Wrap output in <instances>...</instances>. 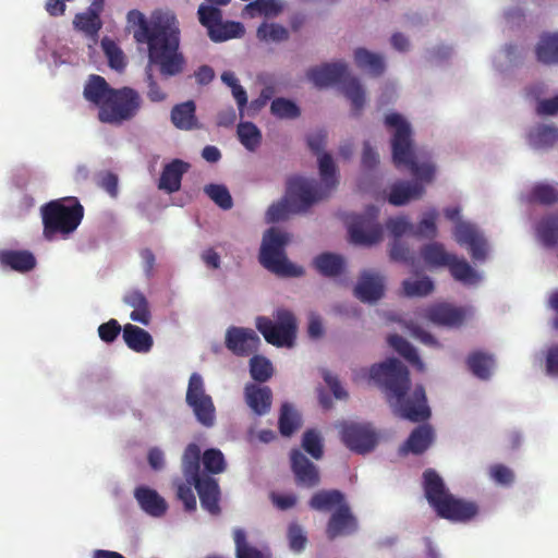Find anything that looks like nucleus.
Returning <instances> with one entry per match:
<instances>
[{"label": "nucleus", "instance_id": "2f4dec72", "mask_svg": "<svg viewBox=\"0 0 558 558\" xmlns=\"http://www.w3.org/2000/svg\"><path fill=\"white\" fill-rule=\"evenodd\" d=\"M202 453L198 445L192 442L186 446L182 454L181 466L185 481L190 484L203 477L201 473Z\"/></svg>", "mask_w": 558, "mask_h": 558}, {"label": "nucleus", "instance_id": "393cba45", "mask_svg": "<svg viewBox=\"0 0 558 558\" xmlns=\"http://www.w3.org/2000/svg\"><path fill=\"white\" fill-rule=\"evenodd\" d=\"M347 502L344 494L339 489H320L313 494L308 500V506L319 512H333Z\"/></svg>", "mask_w": 558, "mask_h": 558}, {"label": "nucleus", "instance_id": "79ce46f5", "mask_svg": "<svg viewBox=\"0 0 558 558\" xmlns=\"http://www.w3.org/2000/svg\"><path fill=\"white\" fill-rule=\"evenodd\" d=\"M354 60L360 69L368 70L374 76H379L384 73L385 63L383 58L365 48L355 50Z\"/></svg>", "mask_w": 558, "mask_h": 558}, {"label": "nucleus", "instance_id": "20e7f679", "mask_svg": "<svg viewBox=\"0 0 558 558\" xmlns=\"http://www.w3.org/2000/svg\"><path fill=\"white\" fill-rule=\"evenodd\" d=\"M318 185L308 179L295 177L288 181L286 196L271 204L266 211V222L275 223L286 220L291 214L306 211L324 194L317 191Z\"/></svg>", "mask_w": 558, "mask_h": 558}, {"label": "nucleus", "instance_id": "b1692460", "mask_svg": "<svg viewBox=\"0 0 558 558\" xmlns=\"http://www.w3.org/2000/svg\"><path fill=\"white\" fill-rule=\"evenodd\" d=\"M0 266L25 274L36 267V258L32 252L26 250H2L0 251Z\"/></svg>", "mask_w": 558, "mask_h": 558}, {"label": "nucleus", "instance_id": "c85d7f7f", "mask_svg": "<svg viewBox=\"0 0 558 558\" xmlns=\"http://www.w3.org/2000/svg\"><path fill=\"white\" fill-rule=\"evenodd\" d=\"M134 495L146 513L153 517H161L166 513L167 502L155 489L141 486L135 489Z\"/></svg>", "mask_w": 558, "mask_h": 558}, {"label": "nucleus", "instance_id": "423d86ee", "mask_svg": "<svg viewBox=\"0 0 558 558\" xmlns=\"http://www.w3.org/2000/svg\"><path fill=\"white\" fill-rule=\"evenodd\" d=\"M306 75L318 87L341 83L345 97L351 101L354 114H360L365 105V92L356 77L348 75V66L344 62L326 63L312 68Z\"/></svg>", "mask_w": 558, "mask_h": 558}, {"label": "nucleus", "instance_id": "8fccbe9b", "mask_svg": "<svg viewBox=\"0 0 558 558\" xmlns=\"http://www.w3.org/2000/svg\"><path fill=\"white\" fill-rule=\"evenodd\" d=\"M244 34V27L240 22L228 21L218 24L209 37L215 43L226 41L232 38H239Z\"/></svg>", "mask_w": 558, "mask_h": 558}, {"label": "nucleus", "instance_id": "338daca9", "mask_svg": "<svg viewBox=\"0 0 558 558\" xmlns=\"http://www.w3.org/2000/svg\"><path fill=\"white\" fill-rule=\"evenodd\" d=\"M478 513V506L474 501L456 498V522H469Z\"/></svg>", "mask_w": 558, "mask_h": 558}, {"label": "nucleus", "instance_id": "5fc2aeb1", "mask_svg": "<svg viewBox=\"0 0 558 558\" xmlns=\"http://www.w3.org/2000/svg\"><path fill=\"white\" fill-rule=\"evenodd\" d=\"M437 213L435 210L427 211L417 226H413L412 235L418 239H433L437 234L436 227Z\"/></svg>", "mask_w": 558, "mask_h": 558}, {"label": "nucleus", "instance_id": "c9c22d12", "mask_svg": "<svg viewBox=\"0 0 558 558\" xmlns=\"http://www.w3.org/2000/svg\"><path fill=\"white\" fill-rule=\"evenodd\" d=\"M123 302L133 307V312L130 317L132 320L141 323L145 326L149 324L150 311L148 301L143 292L133 289L130 290L123 298Z\"/></svg>", "mask_w": 558, "mask_h": 558}, {"label": "nucleus", "instance_id": "72a5a7b5", "mask_svg": "<svg viewBox=\"0 0 558 558\" xmlns=\"http://www.w3.org/2000/svg\"><path fill=\"white\" fill-rule=\"evenodd\" d=\"M195 111L196 106L193 100L175 105L171 110V122L180 130L197 129L199 125Z\"/></svg>", "mask_w": 558, "mask_h": 558}, {"label": "nucleus", "instance_id": "58836bf2", "mask_svg": "<svg viewBox=\"0 0 558 558\" xmlns=\"http://www.w3.org/2000/svg\"><path fill=\"white\" fill-rule=\"evenodd\" d=\"M526 199L531 204L550 206L558 202V187L549 183H536L530 190Z\"/></svg>", "mask_w": 558, "mask_h": 558}, {"label": "nucleus", "instance_id": "2eb2a0df", "mask_svg": "<svg viewBox=\"0 0 558 558\" xmlns=\"http://www.w3.org/2000/svg\"><path fill=\"white\" fill-rule=\"evenodd\" d=\"M357 527V519L353 514L350 505L347 502L331 512L326 525V536L329 541H333L337 537L355 533Z\"/></svg>", "mask_w": 558, "mask_h": 558}, {"label": "nucleus", "instance_id": "3c124183", "mask_svg": "<svg viewBox=\"0 0 558 558\" xmlns=\"http://www.w3.org/2000/svg\"><path fill=\"white\" fill-rule=\"evenodd\" d=\"M424 317L436 325L451 326L453 325V306L450 304L429 306L425 310Z\"/></svg>", "mask_w": 558, "mask_h": 558}, {"label": "nucleus", "instance_id": "f8f14e48", "mask_svg": "<svg viewBox=\"0 0 558 558\" xmlns=\"http://www.w3.org/2000/svg\"><path fill=\"white\" fill-rule=\"evenodd\" d=\"M424 495L438 517L453 520V495L446 487L444 480L434 469L423 473Z\"/></svg>", "mask_w": 558, "mask_h": 558}, {"label": "nucleus", "instance_id": "9d476101", "mask_svg": "<svg viewBox=\"0 0 558 558\" xmlns=\"http://www.w3.org/2000/svg\"><path fill=\"white\" fill-rule=\"evenodd\" d=\"M185 401L202 426L210 428L215 425L216 407L213 398L206 393L204 380L198 373L190 376Z\"/></svg>", "mask_w": 558, "mask_h": 558}, {"label": "nucleus", "instance_id": "864d4df0", "mask_svg": "<svg viewBox=\"0 0 558 558\" xmlns=\"http://www.w3.org/2000/svg\"><path fill=\"white\" fill-rule=\"evenodd\" d=\"M402 289L405 296H426L434 290L433 281L424 276L416 280L407 279L402 282Z\"/></svg>", "mask_w": 558, "mask_h": 558}, {"label": "nucleus", "instance_id": "052dcab7", "mask_svg": "<svg viewBox=\"0 0 558 558\" xmlns=\"http://www.w3.org/2000/svg\"><path fill=\"white\" fill-rule=\"evenodd\" d=\"M245 11L251 16H255V13L276 16L282 11V5L276 0H255L245 5Z\"/></svg>", "mask_w": 558, "mask_h": 558}, {"label": "nucleus", "instance_id": "473e14b6", "mask_svg": "<svg viewBox=\"0 0 558 558\" xmlns=\"http://www.w3.org/2000/svg\"><path fill=\"white\" fill-rule=\"evenodd\" d=\"M123 339L126 345L137 353H147L153 348V337L145 329L126 324L123 328Z\"/></svg>", "mask_w": 558, "mask_h": 558}, {"label": "nucleus", "instance_id": "5701e85b", "mask_svg": "<svg viewBox=\"0 0 558 558\" xmlns=\"http://www.w3.org/2000/svg\"><path fill=\"white\" fill-rule=\"evenodd\" d=\"M190 165L181 159L167 163L159 178L158 189L171 194L181 189V181Z\"/></svg>", "mask_w": 558, "mask_h": 558}, {"label": "nucleus", "instance_id": "dca6fc26", "mask_svg": "<svg viewBox=\"0 0 558 558\" xmlns=\"http://www.w3.org/2000/svg\"><path fill=\"white\" fill-rule=\"evenodd\" d=\"M291 470L294 474L298 486L314 488L320 483L318 468L311 462L299 449L291 450L290 453Z\"/></svg>", "mask_w": 558, "mask_h": 558}, {"label": "nucleus", "instance_id": "f03ea898", "mask_svg": "<svg viewBox=\"0 0 558 558\" xmlns=\"http://www.w3.org/2000/svg\"><path fill=\"white\" fill-rule=\"evenodd\" d=\"M369 377L379 385L392 412L411 422H424L429 418L425 389L416 385L411 389L410 372L398 359L390 357L369 368Z\"/></svg>", "mask_w": 558, "mask_h": 558}, {"label": "nucleus", "instance_id": "0eeeda50", "mask_svg": "<svg viewBox=\"0 0 558 558\" xmlns=\"http://www.w3.org/2000/svg\"><path fill=\"white\" fill-rule=\"evenodd\" d=\"M290 235L278 228H269L264 236L259 252L260 264L269 271L283 277H300L304 274L302 267L289 262L284 248Z\"/></svg>", "mask_w": 558, "mask_h": 558}, {"label": "nucleus", "instance_id": "6e6d98bb", "mask_svg": "<svg viewBox=\"0 0 558 558\" xmlns=\"http://www.w3.org/2000/svg\"><path fill=\"white\" fill-rule=\"evenodd\" d=\"M270 112L279 119H295L301 114L300 108L292 101L283 97L272 100Z\"/></svg>", "mask_w": 558, "mask_h": 558}, {"label": "nucleus", "instance_id": "cd10ccee", "mask_svg": "<svg viewBox=\"0 0 558 558\" xmlns=\"http://www.w3.org/2000/svg\"><path fill=\"white\" fill-rule=\"evenodd\" d=\"M319 167V175L322 182L318 183L315 180H308L318 185L317 191L320 194H324L322 199L326 198L330 192L337 186L338 178L337 171L331 156L327 153H324L318 159Z\"/></svg>", "mask_w": 558, "mask_h": 558}, {"label": "nucleus", "instance_id": "ea45409f", "mask_svg": "<svg viewBox=\"0 0 558 558\" xmlns=\"http://www.w3.org/2000/svg\"><path fill=\"white\" fill-rule=\"evenodd\" d=\"M530 144L535 148H549L558 142V129L541 124L529 133Z\"/></svg>", "mask_w": 558, "mask_h": 558}, {"label": "nucleus", "instance_id": "13d9d810", "mask_svg": "<svg viewBox=\"0 0 558 558\" xmlns=\"http://www.w3.org/2000/svg\"><path fill=\"white\" fill-rule=\"evenodd\" d=\"M199 23L207 28L208 36L210 37L213 31L216 29L222 20V12L214 5L201 4L197 10Z\"/></svg>", "mask_w": 558, "mask_h": 558}, {"label": "nucleus", "instance_id": "de8ad7c7", "mask_svg": "<svg viewBox=\"0 0 558 558\" xmlns=\"http://www.w3.org/2000/svg\"><path fill=\"white\" fill-rule=\"evenodd\" d=\"M483 279L480 271L474 269L464 258L456 256V281L468 287L477 286Z\"/></svg>", "mask_w": 558, "mask_h": 558}, {"label": "nucleus", "instance_id": "a19ab883", "mask_svg": "<svg viewBox=\"0 0 558 558\" xmlns=\"http://www.w3.org/2000/svg\"><path fill=\"white\" fill-rule=\"evenodd\" d=\"M354 60L360 69L368 70L374 76H379L384 73L385 63L383 58L365 48L355 50Z\"/></svg>", "mask_w": 558, "mask_h": 558}, {"label": "nucleus", "instance_id": "c03bdc74", "mask_svg": "<svg viewBox=\"0 0 558 558\" xmlns=\"http://www.w3.org/2000/svg\"><path fill=\"white\" fill-rule=\"evenodd\" d=\"M537 234L546 246L558 244V211L544 217L539 221Z\"/></svg>", "mask_w": 558, "mask_h": 558}, {"label": "nucleus", "instance_id": "f3484780", "mask_svg": "<svg viewBox=\"0 0 558 558\" xmlns=\"http://www.w3.org/2000/svg\"><path fill=\"white\" fill-rule=\"evenodd\" d=\"M259 345L257 333L250 328L230 327L226 333V347L238 356H247Z\"/></svg>", "mask_w": 558, "mask_h": 558}, {"label": "nucleus", "instance_id": "4d7b16f0", "mask_svg": "<svg viewBox=\"0 0 558 558\" xmlns=\"http://www.w3.org/2000/svg\"><path fill=\"white\" fill-rule=\"evenodd\" d=\"M202 462L208 475L220 474L226 470L225 457L222 452L216 448L205 450L202 454Z\"/></svg>", "mask_w": 558, "mask_h": 558}, {"label": "nucleus", "instance_id": "f704fd0d", "mask_svg": "<svg viewBox=\"0 0 558 558\" xmlns=\"http://www.w3.org/2000/svg\"><path fill=\"white\" fill-rule=\"evenodd\" d=\"M421 256L429 267L446 266L453 274V255L448 253L442 244L429 243L421 248Z\"/></svg>", "mask_w": 558, "mask_h": 558}, {"label": "nucleus", "instance_id": "412c9836", "mask_svg": "<svg viewBox=\"0 0 558 558\" xmlns=\"http://www.w3.org/2000/svg\"><path fill=\"white\" fill-rule=\"evenodd\" d=\"M434 430L429 425H420L415 427L408 439L400 447V454L405 456L409 453L422 454L433 444Z\"/></svg>", "mask_w": 558, "mask_h": 558}, {"label": "nucleus", "instance_id": "6ab92c4d", "mask_svg": "<svg viewBox=\"0 0 558 558\" xmlns=\"http://www.w3.org/2000/svg\"><path fill=\"white\" fill-rule=\"evenodd\" d=\"M385 291L384 277L365 270L361 274L354 288V295L364 303H373L383 298Z\"/></svg>", "mask_w": 558, "mask_h": 558}, {"label": "nucleus", "instance_id": "e2e57ef3", "mask_svg": "<svg viewBox=\"0 0 558 558\" xmlns=\"http://www.w3.org/2000/svg\"><path fill=\"white\" fill-rule=\"evenodd\" d=\"M173 485L177 488V498L182 501L185 511L193 512L196 510V498L193 493L192 486L194 484H190L185 481L183 483L182 481L178 480L174 481Z\"/></svg>", "mask_w": 558, "mask_h": 558}, {"label": "nucleus", "instance_id": "6e6552de", "mask_svg": "<svg viewBox=\"0 0 558 558\" xmlns=\"http://www.w3.org/2000/svg\"><path fill=\"white\" fill-rule=\"evenodd\" d=\"M142 102L140 93L134 88H114L106 104L100 107L98 120L111 125H121L137 116Z\"/></svg>", "mask_w": 558, "mask_h": 558}, {"label": "nucleus", "instance_id": "9b49d317", "mask_svg": "<svg viewBox=\"0 0 558 558\" xmlns=\"http://www.w3.org/2000/svg\"><path fill=\"white\" fill-rule=\"evenodd\" d=\"M379 209L368 206L364 214L356 215L348 226L350 241L360 246H372L383 239V227L378 222Z\"/></svg>", "mask_w": 558, "mask_h": 558}, {"label": "nucleus", "instance_id": "aec40b11", "mask_svg": "<svg viewBox=\"0 0 558 558\" xmlns=\"http://www.w3.org/2000/svg\"><path fill=\"white\" fill-rule=\"evenodd\" d=\"M244 399L256 415L263 416L270 411L272 392L268 386L250 383L244 387Z\"/></svg>", "mask_w": 558, "mask_h": 558}, {"label": "nucleus", "instance_id": "69168bd1", "mask_svg": "<svg viewBox=\"0 0 558 558\" xmlns=\"http://www.w3.org/2000/svg\"><path fill=\"white\" fill-rule=\"evenodd\" d=\"M287 536L289 541V546L293 551L300 553L305 548L307 537L305 535L303 527L296 522H292L289 524Z\"/></svg>", "mask_w": 558, "mask_h": 558}, {"label": "nucleus", "instance_id": "09e8293b", "mask_svg": "<svg viewBox=\"0 0 558 558\" xmlns=\"http://www.w3.org/2000/svg\"><path fill=\"white\" fill-rule=\"evenodd\" d=\"M250 374L255 381L266 383L272 377V364L263 355H254L250 360Z\"/></svg>", "mask_w": 558, "mask_h": 558}, {"label": "nucleus", "instance_id": "a18cd8bd", "mask_svg": "<svg viewBox=\"0 0 558 558\" xmlns=\"http://www.w3.org/2000/svg\"><path fill=\"white\" fill-rule=\"evenodd\" d=\"M536 57L542 63L558 62V35L543 36L536 47Z\"/></svg>", "mask_w": 558, "mask_h": 558}, {"label": "nucleus", "instance_id": "37998d69", "mask_svg": "<svg viewBox=\"0 0 558 558\" xmlns=\"http://www.w3.org/2000/svg\"><path fill=\"white\" fill-rule=\"evenodd\" d=\"M388 343L409 363L414 365L418 371H423L424 364L421 361L416 349L408 340L399 335H390L388 337Z\"/></svg>", "mask_w": 558, "mask_h": 558}, {"label": "nucleus", "instance_id": "e433bc0d", "mask_svg": "<svg viewBox=\"0 0 558 558\" xmlns=\"http://www.w3.org/2000/svg\"><path fill=\"white\" fill-rule=\"evenodd\" d=\"M313 265L322 276L337 277L342 274L345 264L340 255L322 253L314 258Z\"/></svg>", "mask_w": 558, "mask_h": 558}, {"label": "nucleus", "instance_id": "a878e982", "mask_svg": "<svg viewBox=\"0 0 558 558\" xmlns=\"http://www.w3.org/2000/svg\"><path fill=\"white\" fill-rule=\"evenodd\" d=\"M468 369L477 378L487 380L492 377L496 366L495 357L492 353L475 350L472 351L465 360Z\"/></svg>", "mask_w": 558, "mask_h": 558}, {"label": "nucleus", "instance_id": "c756f323", "mask_svg": "<svg viewBox=\"0 0 558 558\" xmlns=\"http://www.w3.org/2000/svg\"><path fill=\"white\" fill-rule=\"evenodd\" d=\"M233 541L235 546V558H272L270 548L267 545L255 547L247 541L243 529L233 530Z\"/></svg>", "mask_w": 558, "mask_h": 558}, {"label": "nucleus", "instance_id": "39448f33", "mask_svg": "<svg viewBox=\"0 0 558 558\" xmlns=\"http://www.w3.org/2000/svg\"><path fill=\"white\" fill-rule=\"evenodd\" d=\"M44 236L53 239L56 234L69 235L81 225L84 207L76 197L53 199L40 208Z\"/></svg>", "mask_w": 558, "mask_h": 558}, {"label": "nucleus", "instance_id": "0e129e2a", "mask_svg": "<svg viewBox=\"0 0 558 558\" xmlns=\"http://www.w3.org/2000/svg\"><path fill=\"white\" fill-rule=\"evenodd\" d=\"M302 447L316 460H319L324 454L322 438L319 434L313 429H308L304 433Z\"/></svg>", "mask_w": 558, "mask_h": 558}, {"label": "nucleus", "instance_id": "a211bd4d", "mask_svg": "<svg viewBox=\"0 0 558 558\" xmlns=\"http://www.w3.org/2000/svg\"><path fill=\"white\" fill-rule=\"evenodd\" d=\"M194 487L198 494L201 506L211 515H218L221 512L220 497L221 492L218 481L208 474L195 481Z\"/></svg>", "mask_w": 558, "mask_h": 558}, {"label": "nucleus", "instance_id": "7ed1b4c3", "mask_svg": "<svg viewBox=\"0 0 558 558\" xmlns=\"http://www.w3.org/2000/svg\"><path fill=\"white\" fill-rule=\"evenodd\" d=\"M391 133V155L397 168L404 167L415 178L414 182L428 183L435 174V167L429 161L417 162L414 154L413 131L407 119L398 112L388 113L384 120Z\"/></svg>", "mask_w": 558, "mask_h": 558}, {"label": "nucleus", "instance_id": "603ef678", "mask_svg": "<svg viewBox=\"0 0 558 558\" xmlns=\"http://www.w3.org/2000/svg\"><path fill=\"white\" fill-rule=\"evenodd\" d=\"M256 36L262 41L280 43L289 38V32L277 23H262L257 28Z\"/></svg>", "mask_w": 558, "mask_h": 558}, {"label": "nucleus", "instance_id": "4468645a", "mask_svg": "<svg viewBox=\"0 0 558 558\" xmlns=\"http://www.w3.org/2000/svg\"><path fill=\"white\" fill-rule=\"evenodd\" d=\"M456 240L468 250L474 263H484L487 259L489 246L486 238L475 225L462 221L457 208Z\"/></svg>", "mask_w": 558, "mask_h": 558}, {"label": "nucleus", "instance_id": "680f3d73", "mask_svg": "<svg viewBox=\"0 0 558 558\" xmlns=\"http://www.w3.org/2000/svg\"><path fill=\"white\" fill-rule=\"evenodd\" d=\"M101 45L108 58L109 65L119 72L123 71L126 65L123 51L114 41L109 39H104Z\"/></svg>", "mask_w": 558, "mask_h": 558}, {"label": "nucleus", "instance_id": "f257e3e1", "mask_svg": "<svg viewBox=\"0 0 558 558\" xmlns=\"http://www.w3.org/2000/svg\"><path fill=\"white\" fill-rule=\"evenodd\" d=\"M128 28L138 45H146L150 65H157L165 77L183 71L184 58L179 52L180 26L177 16L169 11L155 10L149 19L140 10L126 14Z\"/></svg>", "mask_w": 558, "mask_h": 558}, {"label": "nucleus", "instance_id": "bf43d9fd", "mask_svg": "<svg viewBox=\"0 0 558 558\" xmlns=\"http://www.w3.org/2000/svg\"><path fill=\"white\" fill-rule=\"evenodd\" d=\"M208 197L223 210L231 209L233 201L229 190L222 184H208L204 189Z\"/></svg>", "mask_w": 558, "mask_h": 558}, {"label": "nucleus", "instance_id": "1a4fd4ad", "mask_svg": "<svg viewBox=\"0 0 558 558\" xmlns=\"http://www.w3.org/2000/svg\"><path fill=\"white\" fill-rule=\"evenodd\" d=\"M275 320L259 316L256 319V328L265 340L278 348H291L296 338L298 323L294 314L287 308H277L274 313Z\"/></svg>", "mask_w": 558, "mask_h": 558}, {"label": "nucleus", "instance_id": "4c0bfd02", "mask_svg": "<svg viewBox=\"0 0 558 558\" xmlns=\"http://www.w3.org/2000/svg\"><path fill=\"white\" fill-rule=\"evenodd\" d=\"M301 424L302 420L299 412L290 403H283L278 420L280 434L290 437L301 427Z\"/></svg>", "mask_w": 558, "mask_h": 558}, {"label": "nucleus", "instance_id": "7c9ffc66", "mask_svg": "<svg viewBox=\"0 0 558 558\" xmlns=\"http://www.w3.org/2000/svg\"><path fill=\"white\" fill-rule=\"evenodd\" d=\"M423 193L424 186L420 182L401 181L391 186L388 201L395 206H401L420 198Z\"/></svg>", "mask_w": 558, "mask_h": 558}, {"label": "nucleus", "instance_id": "774afa93", "mask_svg": "<svg viewBox=\"0 0 558 558\" xmlns=\"http://www.w3.org/2000/svg\"><path fill=\"white\" fill-rule=\"evenodd\" d=\"M390 258L396 262L407 263L414 266L415 257L399 239H396L390 248Z\"/></svg>", "mask_w": 558, "mask_h": 558}, {"label": "nucleus", "instance_id": "ddd939ff", "mask_svg": "<svg viewBox=\"0 0 558 558\" xmlns=\"http://www.w3.org/2000/svg\"><path fill=\"white\" fill-rule=\"evenodd\" d=\"M338 428L341 441L357 454L373 451L378 444V434L368 423L343 421Z\"/></svg>", "mask_w": 558, "mask_h": 558}, {"label": "nucleus", "instance_id": "bb28decb", "mask_svg": "<svg viewBox=\"0 0 558 558\" xmlns=\"http://www.w3.org/2000/svg\"><path fill=\"white\" fill-rule=\"evenodd\" d=\"M113 89L114 88L111 87L102 76L93 74L84 86L83 95L87 101L97 106L99 111Z\"/></svg>", "mask_w": 558, "mask_h": 558}, {"label": "nucleus", "instance_id": "4be33fe9", "mask_svg": "<svg viewBox=\"0 0 558 558\" xmlns=\"http://www.w3.org/2000/svg\"><path fill=\"white\" fill-rule=\"evenodd\" d=\"M104 2L105 0H93L85 12L77 13L73 21L75 28L88 36L97 35L102 26L100 13L104 10Z\"/></svg>", "mask_w": 558, "mask_h": 558}, {"label": "nucleus", "instance_id": "49530a36", "mask_svg": "<svg viewBox=\"0 0 558 558\" xmlns=\"http://www.w3.org/2000/svg\"><path fill=\"white\" fill-rule=\"evenodd\" d=\"M236 133L241 144L250 151H254L262 143V133L253 122H240Z\"/></svg>", "mask_w": 558, "mask_h": 558}]
</instances>
